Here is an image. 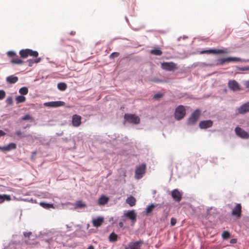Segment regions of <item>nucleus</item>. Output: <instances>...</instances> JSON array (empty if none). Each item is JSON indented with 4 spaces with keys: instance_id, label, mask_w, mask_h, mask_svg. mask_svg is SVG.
<instances>
[{
    "instance_id": "33",
    "label": "nucleus",
    "mask_w": 249,
    "mask_h": 249,
    "mask_svg": "<svg viewBox=\"0 0 249 249\" xmlns=\"http://www.w3.org/2000/svg\"><path fill=\"white\" fill-rule=\"evenodd\" d=\"M40 206L45 209H49L50 208H53V205L51 204L46 203L45 202H40Z\"/></svg>"
},
{
    "instance_id": "26",
    "label": "nucleus",
    "mask_w": 249,
    "mask_h": 249,
    "mask_svg": "<svg viewBox=\"0 0 249 249\" xmlns=\"http://www.w3.org/2000/svg\"><path fill=\"white\" fill-rule=\"evenodd\" d=\"M9 201L11 200L10 196L7 195H0V203L3 202L5 200Z\"/></svg>"
},
{
    "instance_id": "28",
    "label": "nucleus",
    "mask_w": 249,
    "mask_h": 249,
    "mask_svg": "<svg viewBox=\"0 0 249 249\" xmlns=\"http://www.w3.org/2000/svg\"><path fill=\"white\" fill-rule=\"evenodd\" d=\"M158 205L157 204H152L148 206L146 208V213H151L154 209Z\"/></svg>"
},
{
    "instance_id": "4",
    "label": "nucleus",
    "mask_w": 249,
    "mask_h": 249,
    "mask_svg": "<svg viewBox=\"0 0 249 249\" xmlns=\"http://www.w3.org/2000/svg\"><path fill=\"white\" fill-rule=\"evenodd\" d=\"M145 170L146 165L145 164H142L137 166L135 170V178L137 179L141 178L145 174Z\"/></svg>"
},
{
    "instance_id": "10",
    "label": "nucleus",
    "mask_w": 249,
    "mask_h": 249,
    "mask_svg": "<svg viewBox=\"0 0 249 249\" xmlns=\"http://www.w3.org/2000/svg\"><path fill=\"white\" fill-rule=\"evenodd\" d=\"M236 134L243 139L249 138V134L239 127H236L235 129Z\"/></svg>"
},
{
    "instance_id": "11",
    "label": "nucleus",
    "mask_w": 249,
    "mask_h": 249,
    "mask_svg": "<svg viewBox=\"0 0 249 249\" xmlns=\"http://www.w3.org/2000/svg\"><path fill=\"white\" fill-rule=\"evenodd\" d=\"M228 86L229 89L234 91H239L240 90L239 84L235 80H230L228 82Z\"/></svg>"
},
{
    "instance_id": "15",
    "label": "nucleus",
    "mask_w": 249,
    "mask_h": 249,
    "mask_svg": "<svg viewBox=\"0 0 249 249\" xmlns=\"http://www.w3.org/2000/svg\"><path fill=\"white\" fill-rule=\"evenodd\" d=\"M124 215L132 221V223H135L136 220L137 214L134 210H131L128 211L124 214Z\"/></svg>"
},
{
    "instance_id": "48",
    "label": "nucleus",
    "mask_w": 249,
    "mask_h": 249,
    "mask_svg": "<svg viewBox=\"0 0 249 249\" xmlns=\"http://www.w3.org/2000/svg\"><path fill=\"white\" fill-rule=\"evenodd\" d=\"M244 85L246 88H249V81H246Z\"/></svg>"
},
{
    "instance_id": "36",
    "label": "nucleus",
    "mask_w": 249,
    "mask_h": 249,
    "mask_svg": "<svg viewBox=\"0 0 249 249\" xmlns=\"http://www.w3.org/2000/svg\"><path fill=\"white\" fill-rule=\"evenodd\" d=\"M6 102L7 105H13V99L12 97L11 96H9L7 98L6 100Z\"/></svg>"
},
{
    "instance_id": "22",
    "label": "nucleus",
    "mask_w": 249,
    "mask_h": 249,
    "mask_svg": "<svg viewBox=\"0 0 249 249\" xmlns=\"http://www.w3.org/2000/svg\"><path fill=\"white\" fill-rule=\"evenodd\" d=\"M136 200L135 198L132 196H130L126 200V202L130 206L132 207L135 205Z\"/></svg>"
},
{
    "instance_id": "29",
    "label": "nucleus",
    "mask_w": 249,
    "mask_h": 249,
    "mask_svg": "<svg viewBox=\"0 0 249 249\" xmlns=\"http://www.w3.org/2000/svg\"><path fill=\"white\" fill-rule=\"evenodd\" d=\"M26 98L22 95H19L16 97V101L17 104L23 103L25 101Z\"/></svg>"
},
{
    "instance_id": "14",
    "label": "nucleus",
    "mask_w": 249,
    "mask_h": 249,
    "mask_svg": "<svg viewBox=\"0 0 249 249\" xmlns=\"http://www.w3.org/2000/svg\"><path fill=\"white\" fill-rule=\"evenodd\" d=\"M81 117L80 115L74 114L72 117V124L75 127H78L81 124Z\"/></svg>"
},
{
    "instance_id": "37",
    "label": "nucleus",
    "mask_w": 249,
    "mask_h": 249,
    "mask_svg": "<svg viewBox=\"0 0 249 249\" xmlns=\"http://www.w3.org/2000/svg\"><path fill=\"white\" fill-rule=\"evenodd\" d=\"M6 96V93L3 90H0V100L3 99Z\"/></svg>"
},
{
    "instance_id": "9",
    "label": "nucleus",
    "mask_w": 249,
    "mask_h": 249,
    "mask_svg": "<svg viewBox=\"0 0 249 249\" xmlns=\"http://www.w3.org/2000/svg\"><path fill=\"white\" fill-rule=\"evenodd\" d=\"M242 206L240 204H237L231 212V214L237 218H240L241 216Z\"/></svg>"
},
{
    "instance_id": "34",
    "label": "nucleus",
    "mask_w": 249,
    "mask_h": 249,
    "mask_svg": "<svg viewBox=\"0 0 249 249\" xmlns=\"http://www.w3.org/2000/svg\"><path fill=\"white\" fill-rule=\"evenodd\" d=\"M8 150L10 151L16 148V144L14 143H10L7 145Z\"/></svg>"
},
{
    "instance_id": "8",
    "label": "nucleus",
    "mask_w": 249,
    "mask_h": 249,
    "mask_svg": "<svg viewBox=\"0 0 249 249\" xmlns=\"http://www.w3.org/2000/svg\"><path fill=\"white\" fill-rule=\"evenodd\" d=\"M241 59L238 57H229L227 58H221L217 60V64L223 65L226 62H230L232 61L239 62L241 61Z\"/></svg>"
},
{
    "instance_id": "32",
    "label": "nucleus",
    "mask_w": 249,
    "mask_h": 249,
    "mask_svg": "<svg viewBox=\"0 0 249 249\" xmlns=\"http://www.w3.org/2000/svg\"><path fill=\"white\" fill-rule=\"evenodd\" d=\"M19 92L22 95H26L28 92V88L26 87H22L19 90Z\"/></svg>"
},
{
    "instance_id": "47",
    "label": "nucleus",
    "mask_w": 249,
    "mask_h": 249,
    "mask_svg": "<svg viewBox=\"0 0 249 249\" xmlns=\"http://www.w3.org/2000/svg\"><path fill=\"white\" fill-rule=\"evenodd\" d=\"M6 133L2 130H0V137L5 135Z\"/></svg>"
},
{
    "instance_id": "20",
    "label": "nucleus",
    "mask_w": 249,
    "mask_h": 249,
    "mask_svg": "<svg viewBox=\"0 0 249 249\" xmlns=\"http://www.w3.org/2000/svg\"><path fill=\"white\" fill-rule=\"evenodd\" d=\"M11 63L13 64L21 65L23 64L24 61L18 58V55H16L15 57L12 58L11 60Z\"/></svg>"
},
{
    "instance_id": "45",
    "label": "nucleus",
    "mask_w": 249,
    "mask_h": 249,
    "mask_svg": "<svg viewBox=\"0 0 249 249\" xmlns=\"http://www.w3.org/2000/svg\"><path fill=\"white\" fill-rule=\"evenodd\" d=\"M0 150L3 151H8V149L7 148V146H0Z\"/></svg>"
},
{
    "instance_id": "21",
    "label": "nucleus",
    "mask_w": 249,
    "mask_h": 249,
    "mask_svg": "<svg viewBox=\"0 0 249 249\" xmlns=\"http://www.w3.org/2000/svg\"><path fill=\"white\" fill-rule=\"evenodd\" d=\"M17 76L11 75L6 78V81L9 84H15L18 81Z\"/></svg>"
},
{
    "instance_id": "24",
    "label": "nucleus",
    "mask_w": 249,
    "mask_h": 249,
    "mask_svg": "<svg viewBox=\"0 0 249 249\" xmlns=\"http://www.w3.org/2000/svg\"><path fill=\"white\" fill-rule=\"evenodd\" d=\"M41 61V58L40 57L37 58L35 59H28L27 62L28 63V66L29 67H32L34 63H38Z\"/></svg>"
},
{
    "instance_id": "39",
    "label": "nucleus",
    "mask_w": 249,
    "mask_h": 249,
    "mask_svg": "<svg viewBox=\"0 0 249 249\" xmlns=\"http://www.w3.org/2000/svg\"><path fill=\"white\" fill-rule=\"evenodd\" d=\"M22 120H33V118L29 114H27L22 118Z\"/></svg>"
},
{
    "instance_id": "35",
    "label": "nucleus",
    "mask_w": 249,
    "mask_h": 249,
    "mask_svg": "<svg viewBox=\"0 0 249 249\" xmlns=\"http://www.w3.org/2000/svg\"><path fill=\"white\" fill-rule=\"evenodd\" d=\"M223 239H227L230 237V233L228 231H224L222 234Z\"/></svg>"
},
{
    "instance_id": "23",
    "label": "nucleus",
    "mask_w": 249,
    "mask_h": 249,
    "mask_svg": "<svg viewBox=\"0 0 249 249\" xmlns=\"http://www.w3.org/2000/svg\"><path fill=\"white\" fill-rule=\"evenodd\" d=\"M108 198L105 196H102L98 200V204L100 205H103L107 203Z\"/></svg>"
},
{
    "instance_id": "18",
    "label": "nucleus",
    "mask_w": 249,
    "mask_h": 249,
    "mask_svg": "<svg viewBox=\"0 0 249 249\" xmlns=\"http://www.w3.org/2000/svg\"><path fill=\"white\" fill-rule=\"evenodd\" d=\"M142 244V242L141 241L130 243L128 248L126 249H140L141 245Z\"/></svg>"
},
{
    "instance_id": "38",
    "label": "nucleus",
    "mask_w": 249,
    "mask_h": 249,
    "mask_svg": "<svg viewBox=\"0 0 249 249\" xmlns=\"http://www.w3.org/2000/svg\"><path fill=\"white\" fill-rule=\"evenodd\" d=\"M7 54L9 57L13 58L16 55V53L13 51H9L7 53Z\"/></svg>"
},
{
    "instance_id": "51",
    "label": "nucleus",
    "mask_w": 249,
    "mask_h": 249,
    "mask_svg": "<svg viewBox=\"0 0 249 249\" xmlns=\"http://www.w3.org/2000/svg\"><path fill=\"white\" fill-rule=\"evenodd\" d=\"M75 33L74 32H71V35H72V36H73V35H75Z\"/></svg>"
},
{
    "instance_id": "41",
    "label": "nucleus",
    "mask_w": 249,
    "mask_h": 249,
    "mask_svg": "<svg viewBox=\"0 0 249 249\" xmlns=\"http://www.w3.org/2000/svg\"><path fill=\"white\" fill-rule=\"evenodd\" d=\"M176 222H177V220H176V219L175 218H172L171 219V225L172 226H174L176 224Z\"/></svg>"
},
{
    "instance_id": "17",
    "label": "nucleus",
    "mask_w": 249,
    "mask_h": 249,
    "mask_svg": "<svg viewBox=\"0 0 249 249\" xmlns=\"http://www.w3.org/2000/svg\"><path fill=\"white\" fill-rule=\"evenodd\" d=\"M239 114H245L249 112V102L246 103L237 108Z\"/></svg>"
},
{
    "instance_id": "30",
    "label": "nucleus",
    "mask_w": 249,
    "mask_h": 249,
    "mask_svg": "<svg viewBox=\"0 0 249 249\" xmlns=\"http://www.w3.org/2000/svg\"><path fill=\"white\" fill-rule=\"evenodd\" d=\"M57 88L59 90L64 91L67 88V85L64 83H59L57 84Z\"/></svg>"
},
{
    "instance_id": "46",
    "label": "nucleus",
    "mask_w": 249,
    "mask_h": 249,
    "mask_svg": "<svg viewBox=\"0 0 249 249\" xmlns=\"http://www.w3.org/2000/svg\"><path fill=\"white\" fill-rule=\"evenodd\" d=\"M16 134L18 136H21V135H22V132L20 130H18V131H17L16 132Z\"/></svg>"
},
{
    "instance_id": "7",
    "label": "nucleus",
    "mask_w": 249,
    "mask_h": 249,
    "mask_svg": "<svg viewBox=\"0 0 249 249\" xmlns=\"http://www.w3.org/2000/svg\"><path fill=\"white\" fill-rule=\"evenodd\" d=\"M230 53V51L227 49H210L207 50L202 51L200 52L201 54L203 53H214V54H220L225 53L227 54Z\"/></svg>"
},
{
    "instance_id": "42",
    "label": "nucleus",
    "mask_w": 249,
    "mask_h": 249,
    "mask_svg": "<svg viewBox=\"0 0 249 249\" xmlns=\"http://www.w3.org/2000/svg\"><path fill=\"white\" fill-rule=\"evenodd\" d=\"M162 95H163L162 94H160V93L156 94L154 95V98L156 99H158L161 98L162 96Z\"/></svg>"
},
{
    "instance_id": "19",
    "label": "nucleus",
    "mask_w": 249,
    "mask_h": 249,
    "mask_svg": "<svg viewBox=\"0 0 249 249\" xmlns=\"http://www.w3.org/2000/svg\"><path fill=\"white\" fill-rule=\"evenodd\" d=\"M104 222V218L102 217H98L97 218L92 220V224L94 227H100Z\"/></svg>"
},
{
    "instance_id": "25",
    "label": "nucleus",
    "mask_w": 249,
    "mask_h": 249,
    "mask_svg": "<svg viewBox=\"0 0 249 249\" xmlns=\"http://www.w3.org/2000/svg\"><path fill=\"white\" fill-rule=\"evenodd\" d=\"M150 53L155 55H161L162 54V52L158 49H155L150 51Z\"/></svg>"
},
{
    "instance_id": "49",
    "label": "nucleus",
    "mask_w": 249,
    "mask_h": 249,
    "mask_svg": "<svg viewBox=\"0 0 249 249\" xmlns=\"http://www.w3.org/2000/svg\"><path fill=\"white\" fill-rule=\"evenodd\" d=\"M87 249H94V248L92 245H90L88 248Z\"/></svg>"
},
{
    "instance_id": "31",
    "label": "nucleus",
    "mask_w": 249,
    "mask_h": 249,
    "mask_svg": "<svg viewBox=\"0 0 249 249\" xmlns=\"http://www.w3.org/2000/svg\"><path fill=\"white\" fill-rule=\"evenodd\" d=\"M118 236L114 232H112L109 237V240L112 242H115L117 240Z\"/></svg>"
},
{
    "instance_id": "13",
    "label": "nucleus",
    "mask_w": 249,
    "mask_h": 249,
    "mask_svg": "<svg viewBox=\"0 0 249 249\" xmlns=\"http://www.w3.org/2000/svg\"><path fill=\"white\" fill-rule=\"evenodd\" d=\"M171 196L173 199L176 202H179L182 199V194L178 190L174 189L171 192Z\"/></svg>"
},
{
    "instance_id": "27",
    "label": "nucleus",
    "mask_w": 249,
    "mask_h": 249,
    "mask_svg": "<svg viewBox=\"0 0 249 249\" xmlns=\"http://www.w3.org/2000/svg\"><path fill=\"white\" fill-rule=\"evenodd\" d=\"M86 206L85 203L83 202L81 200L77 201L75 204V208H82Z\"/></svg>"
},
{
    "instance_id": "2",
    "label": "nucleus",
    "mask_w": 249,
    "mask_h": 249,
    "mask_svg": "<svg viewBox=\"0 0 249 249\" xmlns=\"http://www.w3.org/2000/svg\"><path fill=\"white\" fill-rule=\"evenodd\" d=\"M186 114V110L184 107L180 105L178 107L175 111V118L177 120H180L184 118Z\"/></svg>"
},
{
    "instance_id": "5",
    "label": "nucleus",
    "mask_w": 249,
    "mask_h": 249,
    "mask_svg": "<svg viewBox=\"0 0 249 249\" xmlns=\"http://www.w3.org/2000/svg\"><path fill=\"white\" fill-rule=\"evenodd\" d=\"M161 67L163 70L167 71H172L178 69L177 65L173 62H163L161 63Z\"/></svg>"
},
{
    "instance_id": "40",
    "label": "nucleus",
    "mask_w": 249,
    "mask_h": 249,
    "mask_svg": "<svg viewBox=\"0 0 249 249\" xmlns=\"http://www.w3.org/2000/svg\"><path fill=\"white\" fill-rule=\"evenodd\" d=\"M119 55V53H118V52H114V53H112L110 55L109 57H110V58H113L114 57H118Z\"/></svg>"
},
{
    "instance_id": "16",
    "label": "nucleus",
    "mask_w": 249,
    "mask_h": 249,
    "mask_svg": "<svg viewBox=\"0 0 249 249\" xmlns=\"http://www.w3.org/2000/svg\"><path fill=\"white\" fill-rule=\"evenodd\" d=\"M213 124V122L211 120L202 121L199 123V126L201 129H207L211 127Z\"/></svg>"
},
{
    "instance_id": "6",
    "label": "nucleus",
    "mask_w": 249,
    "mask_h": 249,
    "mask_svg": "<svg viewBox=\"0 0 249 249\" xmlns=\"http://www.w3.org/2000/svg\"><path fill=\"white\" fill-rule=\"evenodd\" d=\"M200 115V111L199 109H196L191 114V116L188 120V124H194L198 120Z\"/></svg>"
},
{
    "instance_id": "12",
    "label": "nucleus",
    "mask_w": 249,
    "mask_h": 249,
    "mask_svg": "<svg viewBox=\"0 0 249 249\" xmlns=\"http://www.w3.org/2000/svg\"><path fill=\"white\" fill-rule=\"evenodd\" d=\"M65 105V103L62 101H52L49 102H46L44 104V106L46 107H56L61 106H63Z\"/></svg>"
},
{
    "instance_id": "43",
    "label": "nucleus",
    "mask_w": 249,
    "mask_h": 249,
    "mask_svg": "<svg viewBox=\"0 0 249 249\" xmlns=\"http://www.w3.org/2000/svg\"><path fill=\"white\" fill-rule=\"evenodd\" d=\"M23 234L25 237H29L30 236V235L32 234V232H24Z\"/></svg>"
},
{
    "instance_id": "1",
    "label": "nucleus",
    "mask_w": 249,
    "mask_h": 249,
    "mask_svg": "<svg viewBox=\"0 0 249 249\" xmlns=\"http://www.w3.org/2000/svg\"><path fill=\"white\" fill-rule=\"evenodd\" d=\"M19 54L22 58H26L29 56L36 57L38 55V53L37 51L29 49L21 50L19 52Z\"/></svg>"
},
{
    "instance_id": "3",
    "label": "nucleus",
    "mask_w": 249,
    "mask_h": 249,
    "mask_svg": "<svg viewBox=\"0 0 249 249\" xmlns=\"http://www.w3.org/2000/svg\"><path fill=\"white\" fill-rule=\"evenodd\" d=\"M124 119L129 123L139 124L140 122V118L135 114H125Z\"/></svg>"
},
{
    "instance_id": "44",
    "label": "nucleus",
    "mask_w": 249,
    "mask_h": 249,
    "mask_svg": "<svg viewBox=\"0 0 249 249\" xmlns=\"http://www.w3.org/2000/svg\"><path fill=\"white\" fill-rule=\"evenodd\" d=\"M126 221L125 219H124L122 221H120L119 223V226L120 228H123L124 227V224Z\"/></svg>"
},
{
    "instance_id": "50",
    "label": "nucleus",
    "mask_w": 249,
    "mask_h": 249,
    "mask_svg": "<svg viewBox=\"0 0 249 249\" xmlns=\"http://www.w3.org/2000/svg\"><path fill=\"white\" fill-rule=\"evenodd\" d=\"M231 243H236V239H231Z\"/></svg>"
}]
</instances>
